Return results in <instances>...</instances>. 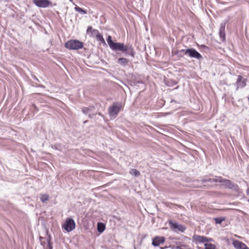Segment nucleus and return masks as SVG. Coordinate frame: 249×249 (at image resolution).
<instances>
[{"instance_id":"obj_1","label":"nucleus","mask_w":249,"mask_h":249,"mask_svg":"<svg viewBox=\"0 0 249 249\" xmlns=\"http://www.w3.org/2000/svg\"><path fill=\"white\" fill-rule=\"evenodd\" d=\"M107 41L109 47L112 50L124 52L125 53L126 55H130L133 57H134V50L131 45H124V43L114 42L110 36H108Z\"/></svg>"},{"instance_id":"obj_2","label":"nucleus","mask_w":249,"mask_h":249,"mask_svg":"<svg viewBox=\"0 0 249 249\" xmlns=\"http://www.w3.org/2000/svg\"><path fill=\"white\" fill-rule=\"evenodd\" d=\"M202 182H219L221 183V185L225 186L226 187H234L232 182L228 179H225L220 176H215L214 178H210L208 177H205L201 180Z\"/></svg>"},{"instance_id":"obj_3","label":"nucleus","mask_w":249,"mask_h":249,"mask_svg":"<svg viewBox=\"0 0 249 249\" xmlns=\"http://www.w3.org/2000/svg\"><path fill=\"white\" fill-rule=\"evenodd\" d=\"M193 240L199 243H204L205 249H215V246L210 242L213 241L212 238H208L204 236L194 235L193 237Z\"/></svg>"},{"instance_id":"obj_4","label":"nucleus","mask_w":249,"mask_h":249,"mask_svg":"<svg viewBox=\"0 0 249 249\" xmlns=\"http://www.w3.org/2000/svg\"><path fill=\"white\" fill-rule=\"evenodd\" d=\"M122 107V104L121 102H114L112 105L108 108V114L110 117L116 118Z\"/></svg>"},{"instance_id":"obj_5","label":"nucleus","mask_w":249,"mask_h":249,"mask_svg":"<svg viewBox=\"0 0 249 249\" xmlns=\"http://www.w3.org/2000/svg\"><path fill=\"white\" fill-rule=\"evenodd\" d=\"M82 42L78 40H70L65 44V47L69 50H79L83 47Z\"/></svg>"},{"instance_id":"obj_6","label":"nucleus","mask_w":249,"mask_h":249,"mask_svg":"<svg viewBox=\"0 0 249 249\" xmlns=\"http://www.w3.org/2000/svg\"><path fill=\"white\" fill-rule=\"evenodd\" d=\"M62 227L66 231L70 232L75 228V223L73 219L67 218Z\"/></svg>"},{"instance_id":"obj_7","label":"nucleus","mask_w":249,"mask_h":249,"mask_svg":"<svg viewBox=\"0 0 249 249\" xmlns=\"http://www.w3.org/2000/svg\"><path fill=\"white\" fill-rule=\"evenodd\" d=\"M186 52V53H187V56L191 58H195L197 60L202 59V56L201 54L194 48H188L187 49V51Z\"/></svg>"},{"instance_id":"obj_8","label":"nucleus","mask_w":249,"mask_h":249,"mask_svg":"<svg viewBox=\"0 0 249 249\" xmlns=\"http://www.w3.org/2000/svg\"><path fill=\"white\" fill-rule=\"evenodd\" d=\"M169 224L172 229L175 230L176 231H180L183 232L185 230V227L182 225L178 224L176 222H174L172 220L169 221Z\"/></svg>"},{"instance_id":"obj_9","label":"nucleus","mask_w":249,"mask_h":249,"mask_svg":"<svg viewBox=\"0 0 249 249\" xmlns=\"http://www.w3.org/2000/svg\"><path fill=\"white\" fill-rule=\"evenodd\" d=\"M34 3L38 7L46 8L52 4L49 0H33Z\"/></svg>"},{"instance_id":"obj_10","label":"nucleus","mask_w":249,"mask_h":249,"mask_svg":"<svg viewBox=\"0 0 249 249\" xmlns=\"http://www.w3.org/2000/svg\"><path fill=\"white\" fill-rule=\"evenodd\" d=\"M226 22L225 21L222 22L220 23V28L219 29V35L220 39L222 41H225L226 40L225 36V26Z\"/></svg>"},{"instance_id":"obj_11","label":"nucleus","mask_w":249,"mask_h":249,"mask_svg":"<svg viewBox=\"0 0 249 249\" xmlns=\"http://www.w3.org/2000/svg\"><path fill=\"white\" fill-rule=\"evenodd\" d=\"M232 245L236 249H249L245 244L236 240L232 241Z\"/></svg>"},{"instance_id":"obj_12","label":"nucleus","mask_w":249,"mask_h":249,"mask_svg":"<svg viewBox=\"0 0 249 249\" xmlns=\"http://www.w3.org/2000/svg\"><path fill=\"white\" fill-rule=\"evenodd\" d=\"M94 109V107L93 106L84 107L82 108V111L84 114H88V116L89 118H92L93 116L96 114V113H91Z\"/></svg>"},{"instance_id":"obj_13","label":"nucleus","mask_w":249,"mask_h":249,"mask_svg":"<svg viewBox=\"0 0 249 249\" xmlns=\"http://www.w3.org/2000/svg\"><path fill=\"white\" fill-rule=\"evenodd\" d=\"M246 79L243 80V77L241 75L238 76V78L236 81V84L237 85V87L236 88V90H237L239 88H243L246 85Z\"/></svg>"},{"instance_id":"obj_14","label":"nucleus","mask_w":249,"mask_h":249,"mask_svg":"<svg viewBox=\"0 0 249 249\" xmlns=\"http://www.w3.org/2000/svg\"><path fill=\"white\" fill-rule=\"evenodd\" d=\"M165 242V238L163 237L157 236L152 241V245L154 246H159L160 244Z\"/></svg>"},{"instance_id":"obj_15","label":"nucleus","mask_w":249,"mask_h":249,"mask_svg":"<svg viewBox=\"0 0 249 249\" xmlns=\"http://www.w3.org/2000/svg\"><path fill=\"white\" fill-rule=\"evenodd\" d=\"M47 244L46 245L45 242L41 241V244L43 246L45 249H53L52 243L51 242V239L50 236H49L47 239Z\"/></svg>"},{"instance_id":"obj_16","label":"nucleus","mask_w":249,"mask_h":249,"mask_svg":"<svg viewBox=\"0 0 249 249\" xmlns=\"http://www.w3.org/2000/svg\"><path fill=\"white\" fill-rule=\"evenodd\" d=\"M93 33H95L96 35V38L98 41H101L103 44H106V42L103 38V36L100 34L98 30H94L93 31Z\"/></svg>"},{"instance_id":"obj_17","label":"nucleus","mask_w":249,"mask_h":249,"mask_svg":"<svg viewBox=\"0 0 249 249\" xmlns=\"http://www.w3.org/2000/svg\"><path fill=\"white\" fill-rule=\"evenodd\" d=\"M165 84L170 87H172L176 85L178 82L171 79H166L164 80Z\"/></svg>"},{"instance_id":"obj_18","label":"nucleus","mask_w":249,"mask_h":249,"mask_svg":"<svg viewBox=\"0 0 249 249\" xmlns=\"http://www.w3.org/2000/svg\"><path fill=\"white\" fill-rule=\"evenodd\" d=\"M118 63L123 66H125L128 64L129 60L124 57L119 58L118 59Z\"/></svg>"},{"instance_id":"obj_19","label":"nucleus","mask_w":249,"mask_h":249,"mask_svg":"<svg viewBox=\"0 0 249 249\" xmlns=\"http://www.w3.org/2000/svg\"><path fill=\"white\" fill-rule=\"evenodd\" d=\"M105 225L101 222H98L97 223V230L100 233H102L105 230Z\"/></svg>"},{"instance_id":"obj_20","label":"nucleus","mask_w":249,"mask_h":249,"mask_svg":"<svg viewBox=\"0 0 249 249\" xmlns=\"http://www.w3.org/2000/svg\"><path fill=\"white\" fill-rule=\"evenodd\" d=\"M129 173L135 177H138L140 175V172L135 169H131L130 170Z\"/></svg>"},{"instance_id":"obj_21","label":"nucleus","mask_w":249,"mask_h":249,"mask_svg":"<svg viewBox=\"0 0 249 249\" xmlns=\"http://www.w3.org/2000/svg\"><path fill=\"white\" fill-rule=\"evenodd\" d=\"M74 9L76 11H77L82 14H86L87 13V10H85L78 7V6H76L74 7Z\"/></svg>"},{"instance_id":"obj_22","label":"nucleus","mask_w":249,"mask_h":249,"mask_svg":"<svg viewBox=\"0 0 249 249\" xmlns=\"http://www.w3.org/2000/svg\"><path fill=\"white\" fill-rule=\"evenodd\" d=\"M49 196L46 194H42L40 195V199L42 202L47 201L49 199Z\"/></svg>"},{"instance_id":"obj_23","label":"nucleus","mask_w":249,"mask_h":249,"mask_svg":"<svg viewBox=\"0 0 249 249\" xmlns=\"http://www.w3.org/2000/svg\"><path fill=\"white\" fill-rule=\"evenodd\" d=\"M187 49H182L181 50H178L176 52V54H178L182 53L183 54L187 55V53H186Z\"/></svg>"},{"instance_id":"obj_24","label":"nucleus","mask_w":249,"mask_h":249,"mask_svg":"<svg viewBox=\"0 0 249 249\" xmlns=\"http://www.w3.org/2000/svg\"><path fill=\"white\" fill-rule=\"evenodd\" d=\"M224 220H225V218H215L214 219V221L216 224H220Z\"/></svg>"},{"instance_id":"obj_25","label":"nucleus","mask_w":249,"mask_h":249,"mask_svg":"<svg viewBox=\"0 0 249 249\" xmlns=\"http://www.w3.org/2000/svg\"><path fill=\"white\" fill-rule=\"evenodd\" d=\"M52 147L56 150H61V145L60 144H55L52 145Z\"/></svg>"},{"instance_id":"obj_26","label":"nucleus","mask_w":249,"mask_h":249,"mask_svg":"<svg viewBox=\"0 0 249 249\" xmlns=\"http://www.w3.org/2000/svg\"><path fill=\"white\" fill-rule=\"evenodd\" d=\"M95 29H93L92 27L91 26H89L87 30V33L89 34V33H91L92 34H95V33L93 32V31Z\"/></svg>"},{"instance_id":"obj_27","label":"nucleus","mask_w":249,"mask_h":249,"mask_svg":"<svg viewBox=\"0 0 249 249\" xmlns=\"http://www.w3.org/2000/svg\"><path fill=\"white\" fill-rule=\"evenodd\" d=\"M33 107L36 109V111H38V109L37 107L35 106V105H33Z\"/></svg>"},{"instance_id":"obj_28","label":"nucleus","mask_w":249,"mask_h":249,"mask_svg":"<svg viewBox=\"0 0 249 249\" xmlns=\"http://www.w3.org/2000/svg\"><path fill=\"white\" fill-rule=\"evenodd\" d=\"M177 55H178L179 57H182L183 56V54L181 53H178V54H176Z\"/></svg>"},{"instance_id":"obj_29","label":"nucleus","mask_w":249,"mask_h":249,"mask_svg":"<svg viewBox=\"0 0 249 249\" xmlns=\"http://www.w3.org/2000/svg\"><path fill=\"white\" fill-rule=\"evenodd\" d=\"M175 248L176 249H181L179 246H177Z\"/></svg>"},{"instance_id":"obj_30","label":"nucleus","mask_w":249,"mask_h":249,"mask_svg":"<svg viewBox=\"0 0 249 249\" xmlns=\"http://www.w3.org/2000/svg\"><path fill=\"white\" fill-rule=\"evenodd\" d=\"M98 114L100 115V116H102L103 115L100 113H99Z\"/></svg>"},{"instance_id":"obj_31","label":"nucleus","mask_w":249,"mask_h":249,"mask_svg":"<svg viewBox=\"0 0 249 249\" xmlns=\"http://www.w3.org/2000/svg\"><path fill=\"white\" fill-rule=\"evenodd\" d=\"M101 187H104V185H102V186H101Z\"/></svg>"},{"instance_id":"obj_32","label":"nucleus","mask_w":249,"mask_h":249,"mask_svg":"<svg viewBox=\"0 0 249 249\" xmlns=\"http://www.w3.org/2000/svg\"><path fill=\"white\" fill-rule=\"evenodd\" d=\"M164 248H160V249H163Z\"/></svg>"}]
</instances>
